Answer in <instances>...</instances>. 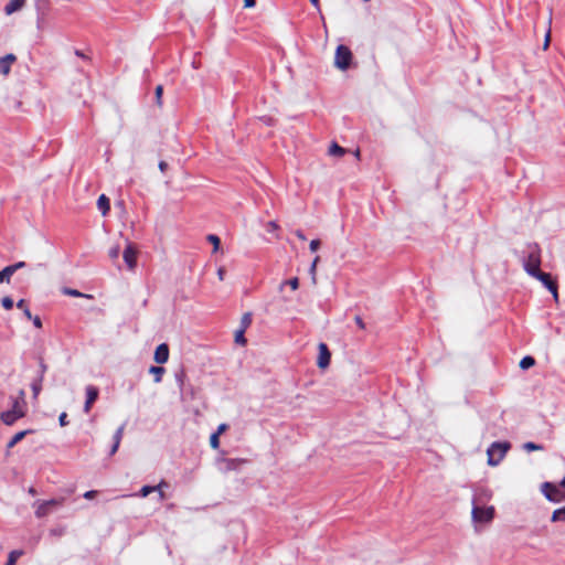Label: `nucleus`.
Segmentation results:
<instances>
[{"label": "nucleus", "instance_id": "1", "mask_svg": "<svg viewBox=\"0 0 565 565\" xmlns=\"http://www.w3.org/2000/svg\"><path fill=\"white\" fill-rule=\"evenodd\" d=\"M522 263L523 268L531 277L537 271H541V247L537 243L526 244L525 250L523 252Z\"/></svg>", "mask_w": 565, "mask_h": 565}, {"label": "nucleus", "instance_id": "2", "mask_svg": "<svg viewBox=\"0 0 565 565\" xmlns=\"http://www.w3.org/2000/svg\"><path fill=\"white\" fill-rule=\"evenodd\" d=\"M510 449L509 443H499L494 441L487 450L488 455V463L490 466H497L505 456L507 451Z\"/></svg>", "mask_w": 565, "mask_h": 565}, {"label": "nucleus", "instance_id": "3", "mask_svg": "<svg viewBox=\"0 0 565 565\" xmlns=\"http://www.w3.org/2000/svg\"><path fill=\"white\" fill-rule=\"evenodd\" d=\"M541 492L550 502L561 503L565 501V490H563L559 484L556 486L548 481L543 482L541 484Z\"/></svg>", "mask_w": 565, "mask_h": 565}, {"label": "nucleus", "instance_id": "4", "mask_svg": "<svg viewBox=\"0 0 565 565\" xmlns=\"http://www.w3.org/2000/svg\"><path fill=\"white\" fill-rule=\"evenodd\" d=\"M24 403H20L18 399L13 402L12 408L1 414V420L7 426H12L18 419L25 416L23 408Z\"/></svg>", "mask_w": 565, "mask_h": 565}, {"label": "nucleus", "instance_id": "5", "mask_svg": "<svg viewBox=\"0 0 565 565\" xmlns=\"http://www.w3.org/2000/svg\"><path fill=\"white\" fill-rule=\"evenodd\" d=\"M65 499H51L46 501H36L34 502V507H36L34 514L36 518L41 519L49 515L53 509L63 505Z\"/></svg>", "mask_w": 565, "mask_h": 565}, {"label": "nucleus", "instance_id": "6", "mask_svg": "<svg viewBox=\"0 0 565 565\" xmlns=\"http://www.w3.org/2000/svg\"><path fill=\"white\" fill-rule=\"evenodd\" d=\"M352 61V52L351 50L345 45H339L335 50L334 55V65L341 70L345 71L350 67Z\"/></svg>", "mask_w": 565, "mask_h": 565}, {"label": "nucleus", "instance_id": "7", "mask_svg": "<svg viewBox=\"0 0 565 565\" xmlns=\"http://www.w3.org/2000/svg\"><path fill=\"white\" fill-rule=\"evenodd\" d=\"M471 513H472L473 521L489 522L494 516V508L493 507L481 508V507H478L475 504Z\"/></svg>", "mask_w": 565, "mask_h": 565}, {"label": "nucleus", "instance_id": "8", "mask_svg": "<svg viewBox=\"0 0 565 565\" xmlns=\"http://www.w3.org/2000/svg\"><path fill=\"white\" fill-rule=\"evenodd\" d=\"M18 57L13 53H8L0 57V74L4 77L9 76L13 64H15Z\"/></svg>", "mask_w": 565, "mask_h": 565}, {"label": "nucleus", "instance_id": "9", "mask_svg": "<svg viewBox=\"0 0 565 565\" xmlns=\"http://www.w3.org/2000/svg\"><path fill=\"white\" fill-rule=\"evenodd\" d=\"M124 260L129 270H134L137 266V249L132 244H128L122 253Z\"/></svg>", "mask_w": 565, "mask_h": 565}, {"label": "nucleus", "instance_id": "10", "mask_svg": "<svg viewBox=\"0 0 565 565\" xmlns=\"http://www.w3.org/2000/svg\"><path fill=\"white\" fill-rule=\"evenodd\" d=\"M86 392V401L84 404V412L88 414L92 409V405L96 402L98 398L99 391L94 385H87L85 388Z\"/></svg>", "mask_w": 565, "mask_h": 565}, {"label": "nucleus", "instance_id": "11", "mask_svg": "<svg viewBox=\"0 0 565 565\" xmlns=\"http://www.w3.org/2000/svg\"><path fill=\"white\" fill-rule=\"evenodd\" d=\"M331 360V353L326 343L319 344V355L317 364L320 369H326L329 366Z\"/></svg>", "mask_w": 565, "mask_h": 565}, {"label": "nucleus", "instance_id": "12", "mask_svg": "<svg viewBox=\"0 0 565 565\" xmlns=\"http://www.w3.org/2000/svg\"><path fill=\"white\" fill-rule=\"evenodd\" d=\"M153 360L158 364H163L169 360V347L167 343H161L157 347L153 355Z\"/></svg>", "mask_w": 565, "mask_h": 565}, {"label": "nucleus", "instance_id": "13", "mask_svg": "<svg viewBox=\"0 0 565 565\" xmlns=\"http://www.w3.org/2000/svg\"><path fill=\"white\" fill-rule=\"evenodd\" d=\"M26 0H10L6 7V14L10 15L19 10H21L25 6Z\"/></svg>", "mask_w": 565, "mask_h": 565}, {"label": "nucleus", "instance_id": "14", "mask_svg": "<svg viewBox=\"0 0 565 565\" xmlns=\"http://www.w3.org/2000/svg\"><path fill=\"white\" fill-rule=\"evenodd\" d=\"M532 277L540 280L548 290L550 287L552 288V285L556 284L555 281L552 280L551 275L544 271H537V274L533 275Z\"/></svg>", "mask_w": 565, "mask_h": 565}, {"label": "nucleus", "instance_id": "15", "mask_svg": "<svg viewBox=\"0 0 565 565\" xmlns=\"http://www.w3.org/2000/svg\"><path fill=\"white\" fill-rule=\"evenodd\" d=\"M33 433L32 429H26V430H22V431H19L10 440L9 443L7 444V448L8 449H11L13 448L18 443H20L26 435Z\"/></svg>", "mask_w": 565, "mask_h": 565}, {"label": "nucleus", "instance_id": "16", "mask_svg": "<svg viewBox=\"0 0 565 565\" xmlns=\"http://www.w3.org/2000/svg\"><path fill=\"white\" fill-rule=\"evenodd\" d=\"M97 207L102 212L103 215H106L109 212L110 202H109V199L105 194L99 195V198L97 200Z\"/></svg>", "mask_w": 565, "mask_h": 565}, {"label": "nucleus", "instance_id": "17", "mask_svg": "<svg viewBox=\"0 0 565 565\" xmlns=\"http://www.w3.org/2000/svg\"><path fill=\"white\" fill-rule=\"evenodd\" d=\"M162 487H167V483L164 481H161L158 486H143L139 491V495L146 498L147 495L159 490Z\"/></svg>", "mask_w": 565, "mask_h": 565}, {"label": "nucleus", "instance_id": "18", "mask_svg": "<svg viewBox=\"0 0 565 565\" xmlns=\"http://www.w3.org/2000/svg\"><path fill=\"white\" fill-rule=\"evenodd\" d=\"M345 149L340 147L337 142H332L328 153L333 157H342L345 153Z\"/></svg>", "mask_w": 565, "mask_h": 565}, {"label": "nucleus", "instance_id": "19", "mask_svg": "<svg viewBox=\"0 0 565 565\" xmlns=\"http://www.w3.org/2000/svg\"><path fill=\"white\" fill-rule=\"evenodd\" d=\"M164 367L162 366H150L149 373L154 375V382L160 383L162 381V375L164 373Z\"/></svg>", "mask_w": 565, "mask_h": 565}, {"label": "nucleus", "instance_id": "20", "mask_svg": "<svg viewBox=\"0 0 565 565\" xmlns=\"http://www.w3.org/2000/svg\"><path fill=\"white\" fill-rule=\"evenodd\" d=\"M12 267L7 266L2 270H0V284L2 282H9L11 276L13 275Z\"/></svg>", "mask_w": 565, "mask_h": 565}, {"label": "nucleus", "instance_id": "21", "mask_svg": "<svg viewBox=\"0 0 565 565\" xmlns=\"http://www.w3.org/2000/svg\"><path fill=\"white\" fill-rule=\"evenodd\" d=\"M552 522H565V507L554 510L551 516Z\"/></svg>", "mask_w": 565, "mask_h": 565}, {"label": "nucleus", "instance_id": "22", "mask_svg": "<svg viewBox=\"0 0 565 565\" xmlns=\"http://www.w3.org/2000/svg\"><path fill=\"white\" fill-rule=\"evenodd\" d=\"M42 382H43L42 375H39V377L36 380H34L31 384L33 396L35 398L38 397V395L40 394V392L42 390Z\"/></svg>", "mask_w": 565, "mask_h": 565}, {"label": "nucleus", "instance_id": "23", "mask_svg": "<svg viewBox=\"0 0 565 565\" xmlns=\"http://www.w3.org/2000/svg\"><path fill=\"white\" fill-rule=\"evenodd\" d=\"M535 364L534 358L526 355L520 361V367L522 370H527L532 367Z\"/></svg>", "mask_w": 565, "mask_h": 565}, {"label": "nucleus", "instance_id": "24", "mask_svg": "<svg viewBox=\"0 0 565 565\" xmlns=\"http://www.w3.org/2000/svg\"><path fill=\"white\" fill-rule=\"evenodd\" d=\"M17 307L19 309H22L23 315L25 316L26 319H32V313H31L29 307L26 306V301L24 299H20L17 302Z\"/></svg>", "mask_w": 565, "mask_h": 565}, {"label": "nucleus", "instance_id": "25", "mask_svg": "<svg viewBox=\"0 0 565 565\" xmlns=\"http://www.w3.org/2000/svg\"><path fill=\"white\" fill-rule=\"evenodd\" d=\"M252 323V313L246 312L242 316L239 329L246 330Z\"/></svg>", "mask_w": 565, "mask_h": 565}, {"label": "nucleus", "instance_id": "26", "mask_svg": "<svg viewBox=\"0 0 565 565\" xmlns=\"http://www.w3.org/2000/svg\"><path fill=\"white\" fill-rule=\"evenodd\" d=\"M22 555L21 551H12L9 553L8 561L6 565H14L17 563V559Z\"/></svg>", "mask_w": 565, "mask_h": 565}, {"label": "nucleus", "instance_id": "27", "mask_svg": "<svg viewBox=\"0 0 565 565\" xmlns=\"http://www.w3.org/2000/svg\"><path fill=\"white\" fill-rule=\"evenodd\" d=\"M245 331L246 330H244V329H237L235 331V342L237 344H241V345H245L246 344V339H245V335H244Z\"/></svg>", "mask_w": 565, "mask_h": 565}, {"label": "nucleus", "instance_id": "28", "mask_svg": "<svg viewBox=\"0 0 565 565\" xmlns=\"http://www.w3.org/2000/svg\"><path fill=\"white\" fill-rule=\"evenodd\" d=\"M63 294L67 295V296H72V297H87V298L92 297L89 295H85L76 289H71V288H64Z\"/></svg>", "mask_w": 565, "mask_h": 565}, {"label": "nucleus", "instance_id": "29", "mask_svg": "<svg viewBox=\"0 0 565 565\" xmlns=\"http://www.w3.org/2000/svg\"><path fill=\"white\" fill-rule=\"evenodd\" d=\"M124 430H125V424H122L121 426H119L117 428V430L115 431L114 434V443H116L117 445H120V441L122 439V436H124Z\"/></svg>", "mask_w": 565, "mask_h": 565}, {"label": "nucleus", "instance_id": "30", "mask_svg": "<svg viewBox=\"0 0 565 565\" xmlns=\"http://www.w3.org/2000/svg\"><path fill=\"white\" fill-rule=\"evenodd\" d=\"M523 448L527 451H534V450H542L543 449V446L542 445H539V444H535V443H532V441H527L523 445Z\"/></svg>", "mask_w": 565, "mask_h": 565}, {"label": "nucleus", "instance_id": "31", "mask_svg": "<svg viewBox=\"0 0 565 565\" xmlns=\"http://www.w3.org/2000/svg\"><path fill=\"white\" fill-rule=\"evenodd\" d=\"M1 305L6 310H10L13 308V300L11 297L6 296L1 299Z\"/></svg>", "mask_w": 565, "mask_h": 565}, {"label": "nucleus", "instance_id": "32", "mask_svg": "<svg viewBox=\"0 0 565 565\" xmlns=\"http://www.w3.org/2000/svg\"><path fill=\"white\" fill-rule=\"evenodd\" d=\"M119 254H120L119 245H115V246L110 247V249L108 252V255L111 259H117L119 257Z\"/></svg>", "mask_w": 565, "mask_h": 565}, {"label": "nucleus", "instance_id": "33", "mask_svg": "<svg viewBox=\"0 0 565 565\" xmlns=\"http://www.w3.org/2000/svg\"><path fill=\"white\" fill-rule=\"evenodd\" d=\"M282 285H288L292 290H296L299 287V279L297 277H294L291 279L284 281Z\"/></svg>", "mask_w": 565, "mask_h": 565}, {"label": "nucleus", "instance_id": "34", "mask_svg": "<svg viewBox=\"0 0 565 565\" xmlns=\"http://www.w3.org/2000/svg\"><path fill=\"white\" fill-rule=\"evenodd\" d=\"M220 436L217 434H212L210 437V445L213 449H217L220 447Z\"/></svg>", "mask_w": 565, "mask_h": 565}, {"label": "nucleus", "instance_id": "35", "mask_svg": "<svg viewBox=\"0 0 565 565\" xmlns=\"http://www.w3.org/2000/svg\"><path fill=\"white\" fill-rule=\"evenodd\" d=\"M207 241L211 242L213 245H214V250H216L220 246V243H221V239L218 236L214 235V234H210L207 236Z\"/></svg>", "mask_w": 565, "mask_h": 565}, {"label": "nucleus", "instance_id": "36", "mask_svg": "<svg viewBox=\"0 0 565 565\" xmlns=\"http://www.w3.org/2000/svg\"><path fill=\"white\" fill-rule=\"evenodd\" d=\"M162 92H163V88L161 85H158L156 87V103L161 106L162 105V100H161V97H162Z\"/></svg>", "mask_w": 565, "mask_h": 565}, {"label": "nucleus", "instance_id": "37", "mask_svg": "<svg viewBox=\"0 0 565 565\" xmlns=\"http://www.w3.org/2000/svg\"><path fill=\"white\" fill-rule=\"evenodd\" d=\"M319 259H320V257L316 256L310 266V269H309L313 280H316V268H317V264H318Z\"/></svg>", "mask_w": 565, "mask_h": 565}, {"label": "nucleus", "instance_id": "38", "mask_svg": "<svg viewBox=\"0 0 565 565\" xmlns=\"http://www.w3.org/2000/svg\"><path fill=\"white\" fill-rule=\"evenodd\" d=\"M268 232L273 233L278 230V224L275 221H269L266 225Z\"/></svg>", "mask_w": 565, "mask_h": 565}, {"label": "nucleus", "instance_id": "39", "mask_svg": "<svg viewBox=\"0 0 565 565\" xmlns=\"http://www.w3.org/2000/svg\"><path fill=\"white\" fill-rule=\"evenodd\" d=\"M58 423L62 427L66 426L68 424L67 422V414L63 412L58 417Z\"/></svg>", "mask_w": 565, "mask_h": 565}, {"label": "nucleus", "instance_id": "40", "mask_svg": "<svg viewBox=\"0 0 565 565\" xmlns=\"http://www.w3.org/2000/svg\"><path fill=\"white\" fill-rule=\"evenodd\" d=\"M319 247H320V241L319 239H312L310 242L309 248H310L311 252L318 250Z\"/></svg>", "mask_w": 565, "mask_h": 565}, {"label": "nucleus", "instance_id": "41", "mask_svg": "<svg viewBox=\"0 0 565 565\" xmlns=\"http://www.w3.org/2000/svg\"><path fill=\"white\" fill-rule=\"evenodd\" d=\"M31 320L35 328H38V329L42 328V320L39 316H35V317L32 316Z\"/></svg>", "mask_w": 565, "mask_h": 565}, {"label": "nucleus", "instance_id": "42", "mask_svg": "<svg viewBox=\"0 0 565 565\" xmlns=\"http://www.w3.org/2000/svg\"><path fill=\"white\" fill-rule=\"evenodd\" d=\"M9 266L12 267L13 273H15L18 269L23 268L25 266V263L18 262V263H15L13 265H9Z\"/></svg>", "mask_w": 565, "mask_h": 565}, {"label": "nucleus", "instance_id": "43", "mask_svg": "<svg viewBox=\"0 0 565 565\" xmlns=\"http://www.w3.org/2000/svg\"><path fill=\"white\" fill-rule=\"evenodd\" d=\"M354 320H355V323L358 324V327L361 330L365 329V323L363 322V320H362V318L360 316H355Z\"/></svg>", "mask_w": 565, "mask_h": 565}, {"label": "nucleus", "instance_id": "44", "mask_svg": "<svg viewBox=\"0 0 565 565\" xmlns=\"http://www.w3.org/2000/svg\"><path fill=\"white\" fill-rule=\"evenodd\" d=\"M97 495L96 490H89L84 493L85 499H94Z\"/></svg>", "mask_w": 565, "mask_h": 565}, {"label": "nucleus", "instance_id": "45", "mask_svg": "<svg viewBox=\"0 0 565 565\" xmlns=\"http://www.w3.org/2000/svg\"><path fill=\"white\" fill-rule=\"evenodd\" d=\"M550 291L552 292L554 299L557 300L558 299V292H557V285L556 284L552 285V288L550 287Z\"/></svg>", "mask_w": 565, "mask_h": 565}, {"label": "nucleus", "instance_id": "46", "mask_svg": "<svg viewBox=\"0 0 565 565\" xmlns=\"http://www.w3.org/2000/svg\"><path fill=\"white\" fill-rule=\"evenodd\" d=\"M46 364L44 363L43 360L40 361V375H42V379L44 377V373L46 372Z\"/></svg>", "mask_w": 565, "mask_h": 565}, {"label": "nucleus", "instance_id": "47", "mask_svg": "<svg viewBox=\"0 0 565 565\" xmlns=\"http://www.w3.org/2000/svg\"><path fill=\"white\" fill-rule=\"evenodd\" d=\"M550 40H551V31L548 30V31L546 32L545 40H544V45H543V49H544V50H546V49L548 47Z\"/></svg>", "mask_w": 565, "mask_h": 565}, {"label": "nucleus", "instance_id": "48", "mask_svg": "<svg viewBox=\"0 0 565 565\" xmlns=\"http://www.w3.org/2000/svg\"><path fill=\"white\" fill-rule=\"evenodd\" d=\"M175 380H177V382H178V384H179V386L181 388L183 386L184 374L183 373L177 374L175 375Z\"/></svg>", "mask_w": 565, "mask_h": 565}, {"label": "nucleus", "instance_id": "49", "mask_svg": "<svg viewBox=\"0 0 565 565\" xmlns=\"http://www.w3.org/2000/svg\"><path fill=\"white\" fill-rule=\"evenodd\" d=\"M227 429V425L226 424H221L218 427H217V430L214 433V434H217L218 436L224 433L225 430Z\"/></svg>", "mask_w": 565, "mask_h": 565}, {"label": "nucleus", "instance_id": "50", "mask_svg": "<svg viewBox=\"0 0 565 565\" xmlns=\"http://www.w3.org/2000/svg\"><path fill=\"white\" fill-rule=\"evenodd\" d=\"M256 4V0H244V6L246 8H253Z\"/></svg>", "mask_w": 565, "mask_h": 565}, {"label": "nucleus", "instance_id": "51", "mask_svg": "<svg viewBox=\"0 0 565 565\" xmlns=\"http://www.w3.org/2000/svg\"><path fill=\"white\" fill-rule=\"evenodd\" d=\"M295 234H296V236H297L299 239H301V241H306V239H307V238H306V235L303 234V232H302L301 230H297V231L295 232Z\"/></svg>", "mask_w": 565, "mask_h": 565}, {"label": "nucleus", "instance_id": "52", "mask_svg": "<svg viewBox=\"0 0 565 565\" xmlns=\"http://www.w3.org/2000/svg\"><path fill=\"white\" fill-rule=\"evenodd\" d=\"M159 169H160V171L166 172L168 169V163L166 161H160Z\"/></svg>", "mask_w": 565, "mask_h": 565}, {"label": "nucleus", "instance_id": "53", "mask_svg": "<svg viewBox=\"0 0 565 565\" xmlns=\"http://www.w3.org/2000/svg\"><path fill=\"white\" fill-rule=\"evenodd\" d=\"M119 448V445H117L116 443L113 444L111 448H110V451H109V455L113 456L116 454V451L118 450Z\"/></svg>", "mask_w": 565, "mask_h": 565}, {"label": "nucleus", "instance_id": "54", "mask_svg": "<svg viewBox=\"0 0 565 565\" xmlns=\"http://www.w3.org/2000/svg\"><path fill=\"white\" fill-rule=\"evenodd\" d=\"M224 275H225V270L223 268H220L217 270V276H218L220 280L224 279Z\"/></svg>", "mask_w": 565, "mask_h": 565}, {"label": "nucleus", "instance_id": "55", "mask_svg": "<svg viewBox=\"0 0 565 565\" xmlns=\"http://www.w3.org/2000/svg\"><path fill=\"white\" fill-rule=\"evenodd\" d=\"M311 4L319 9V0H310Z\"/></svg>", "mask_w": 565, "mask_h": 565}, {"label": "nucleus", "instance_id": "56", "mask_svg": "<svg viewBox=\"0 0 565 565\" xmlns=\"http://www.w3.org/2000/svg\"><path fill=\"white\" fill-rule=\"evenodd\" d=\"M28 492H29L31 495H35V494H36V490H35L33 487L29 488Z\"/></svg>", "mask_w": 565, "mask_h": 565}, {"label": "nucleus", "instance_id": "57", "mask_svg": "<svg viewBox=\"0 0 565 565\" xmlns=\"http://www.w3.org/2000/svg\"><path fill=\"white\" fill-rule=\"evenodd\" d=\"M162 488H160L159 490H157L159 492V498L160 500H163L164 499V493L162 492L161 490Z\"/></svg>", "mask_w": 565, "mask_h": 565}, {"label": "nucleus", "instance_id": "58", "mask_svg": "<svg viewBox=\"0 0 565 565\" xmlns=\"http://www.w3.org/2000/svg\"><path fill=\"white\" fill-rule=\"evenodd\" d=\"M76 55L82 57V58H85L86 56L81 52V51H76Z\"/></svg>", "mask_w": 565, "mask_h": 565}, {"label": "nucleus", "instance_id": "59", "mask_svg": "<svg viewBox=\"0 0 565 565\" xmlns=\"http://www.w3.org/2000/svg\"><path fill=\"white\" fill-rule=\"evenodd\" d=\"M559 487L562 488H565V477L562 479V481L559 482Z\"/></svg>", "mask_w": 565, "mask_h": 565}, {"label": "nucleus", "instance_id": "60", "mask_svg": "<svg viewBox=\"0 0 565 565\" xmlns=\"http://www.w3.org/2000/svg\"><path fill=\"white\" fill-rule=\"evenodd\" d=\"M360 156V151L356 150L355 153H354V157H359Z\"/></svg>", "mask_w": 565, "mask_h": 565}, {"label": "nucleus", "instance_id": "61", "mask_svg": "<svg viewBox=\"0 0 565 565\" xmlns=\"http://www.w3.org/2000/svg\"><path fill=\"white\" fill-rule=\"evenodd\" d=\"M483 494H484L486 498H490V494L487 491H484Z\"/></svg>", "mask_w": 565, "mask_h": 565}]
</instances>
